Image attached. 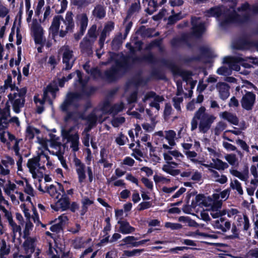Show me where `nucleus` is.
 Masks as SVG:
<instances>
[{"label":"nucleus","instance_id":"obj_1","mask_svg":"<svg viewBox=\"0 0 258 258\" xmlns=\"http://www.w3.org/2000/svg\"><path fill=\"white\" fill-rule=\"evenodd\" d=\"M5 86L11 90V92L8 95L9 103H11L15 113H20L25 106L26 88H19L15 84H13L12 77L10 76L5 80Z\"/></svg>","mask_w":258,"mask_h":258},{"label":"nucleus","instance_id":"obj_2","mask_svg":"<svg viewBox=\"0 0 258 258\" xmlns=\"http://www.w3.org/2000/svg\"><path fill=\"white\" fill-rule=\"evenodd\" d=\"M216 117L206 112V108L201 106L195 112L191 121V130H195L198 127V120L199 121V130L203 134L206 133L211 128L212 123L215 121Z\"/></svg>","mask_w":258,"mask_h":258},{"label":"nucleus","instance_id":"obj_3","mask_svg":"<svg viewBox=\"0 0 258 258\" xmlns=\"http://www.w3.org/2000/svg\"><path fill=\"white\" fill-rule=\"evenodd\" d=\"M224 2L231 3L232 7L230 9H226L224 7L212 8L206 12V16L207 17H215L218 19L220 26L225 27L231 22L222 25L221 22L226 20V18L229 19L230 17H233L234 15L232 14V12L230 13V11L233 9L234 12L236 13V15L239 14V12L237 13L234 10L233 6H235L238 0H223ZM237 17V15L235 16Z\"/></svg>","mask_w":258,"mask_h":258},{"label":"nucleus","instance_id":"obj_4","mask_svg":"<svg viewBox=\"0 0 258 258\" xmlns=\"http://www.w3.org/2000/svg\"><path fill=\"white\" fill-rule=\"evenodd\" d=\"M230 12V13L232 12V14L234 15V17L229 19L226 18V20L221 22L222 25H225L229 22L241 23L248 20L252 14L258 13V4H256L251 8L247 3H245L238 8L239 14L236 15L237 17H235L236 13L233 9Z\"/></svg>","mask_w":258,"mask_h":258},{"label":"nucleus","instance_id":"obj_5","mask_svg":"<svg viewBox=\"0 0 258 258\" xmlns=\"http://www.w3.org/2000/svg\"><path fill=\"white\" fill-rule=\"evenodd\" d=\"M74 162L79 182L82 183L85 182L86 178V171H87L89 182H92L93 180V173L91 167H87L86 168L85 165L77 158H74Z\"/></svg>","mask_w":258,"mask_h":258},{"label":"nucleus","instance_id":"obj_6","mask_svg":"<svg viewBox=\"0 0 258 258\" xmlns=\"http://www.w3.org/2000/svg\"><path fill=\"white\" fill-rule=\"evenodd\" d=\"M27 167L34 179H38L39 180H40V179L43 177L42 170L45 169V167L43 165L41 166L39 156L28 159Z\"/></svg>","mask_w":258,"mask_h":258},{"label":"nucleus","instance_id":"obj_7","mask_svg":"<svg viewBox=\"0 0 258 258\" xmlns=\"http://www.w3.org/2000/svg\"><path fill=\"white\" fill-rule=\"evenodd\" d=\"M80 93H68L63 102L60 106V109L63 111H67L71 108H76L79 106L78 101L82 97Z\"/></svg>","mask_w":258,"mask_h":258},{"label":"nucleus","instance_id":"obj_8","mask_svg":"<svg viewBox=\"0 0 258 258\" xmlns=\"http://www.w3.org/2000/svg\"><path fill=\"white\" fill-rule=\"evenodd\" d=\"M75 127L72 126L62 131V137L66 140L67 143H70V147L73 151L76 152L79 150V136L77 131H75Z\"/></svg>","mask_w":258,"mask_h":258},{"label":"nucleus","instance_id":"obj_9","mask_svg":"<svg viewBox=\"0 0 258 258\" xmlns=\"http://www.w3.org/2000/svg\"><path fill=\"white\" fill-rule=\"evenodd\" d=\"M245 60H246L242 57L241 55L234 57L227 56L224 58L223 62L228 64V67L230 68V71L233 70L238 71L240 70L239 63L245 68H249L251 67V65L245 62Z\"/></svg>","mask_w":258,"mask_h":258},{"label":"nucleus","instance_id":"obj_10","mask_svg":"<svg viewBox=\"0 0 258 258\" xmlns=\"http://www.w3.org/2000/svg\"><path fill=\"white\" fill-rule=\"evenodd\" d=\"M62 22L63 25L60 26L59 32V35L61 37H64L68 32L72 31L74 27L73 13L71 12L68 11L67 13Z\"/></svg>","mask_w":258,"mask_h":258},{"label":"nucleus","instance_id":"obj_11","mask_svg":"<svg viewBox=\"0 0 258 258\" xmlns=\"http://www.w3.org/2000/svg\"><path fill=\"white\" fill-rule=\"evenodd\" d=\"M62 52V62L65 65L64 69L66 70H70L74 63L75 58L73 55V51L70 49L69 46L64 45L60 48Z\"/></svg>","mask_w":258,"mask_h":258},{"label":"nucleus","instance_id":"obj_12","mask_svg":"<svg viewBox=\"0 0 258 258\" xmlns=\"http://www.w3.org/2000/svg\"><path fill=\"white\" fill-rule=\"evenodd\" d=\"M192 25V33L196 37L201 36L206 31L205 23L200 18L192 17L191 21Z\"/></svg>","mask_w":258,"mask_h":258},{"label":"nucleus","instance_id":"obj_13","mask_svg":"<svg viewBox=\"0 0 258 258\" xmlns=\"http://www.w3.org/2000/svg\"><path fill=\"white\" fill-rule=\"evenodd\" d=\"M155 99L156 101H163L164 100V97L162 96L157 95L156 93L153 91L148 92L143 94L142 98V102L139 104L138 110L143 112L144 111L145 105V103L148 100H153Z\"/></svg>","mask_w":258,"mask_h":258},{"label":"nucleus","instance_id":"obj_14","mask_svg":"<svg viewBox=\"0 0 258 258\" xmlns=\"http://www.w3.org/2000/svg\"><path fill=\"white\" fill-rule=\"evenodd\" d=\"M255 102V95L251 92L244 94L240 101L242 107L247 111L252 110Z\"/></svg>","mask_w":258,"mask_h":258},{"label":"nucleus","instance_id":"obj_15","mask_svg":"<svg viewBox=\"0 0 258 258\" xmlns=\"http://www.w3.org/2000/svg\"><path fill=\"white\" fill-rule=\"evenodd\" d=\"M211 223L215 229L223 232L229 231L231 227V222L223 217L212 221Z\"/></svg>","mask_w":258,"mask_h":258},{"label":"nucleus","instance_id":"obj_16","mask_svg":"<svg viewBox=\"0 0 258 258\" xmlns=\"http://www.w3.org/2000/svg\"><path fill=\"white\" fill-rule=\"evenodd\" d=\"M69 205L70 199L64 191L61 197L56 202L55 205H51V207L55 211H64L69 208Z\"/></svg>","mask_w":258,"mask_h":258},{"label":"nucleus","instance_id":"obj_17","mask_svg":"<svg viewBox=\"0 0 258 258\" xmlns=\"http://www.w3.org/2000/svg\"><path fill=\"white\" fill-rule=\"evenodd\" d=\"M114 27V23L111 21L108 22L104 25L99 40V43L101 47L103 46L106 38L109 35L110 33L113 30Z\"/></svg>","mask_w":258,"mask_h":258},{"label":"nucleus","instance_id":"obj_18","mask_svg":"<svg viewBox=\"0 0 258 258\" xmlns=\"http://www.w3.org/2000/svg\"><path fill=\"white\" fill-rule=\"evenodd\" d=\"M60 191L64 193V189L62 185L58 182L56 183V185L51 184L46 188V192L54 198L58 199L59 195H60Z\"/></svg>","mask_w":258,"mask_h":258},{"label":"nucleus","instance_id":"obj_19","mask_svg":"<svg viewBox=\"0 0 258 258\" xmlns=\"http://www.w3.org/2000/svg\"><path fill=\"white\" fill-rule=\"evenodd\" d=\"M165 138L167 140L169 145L164 144L163 148L170 150L176 145L175 140L177 139L176 133L173 130L165 131Z\"/></svg>","mask_w":258,"mask_h":258},{"label":"nucleus","instance_id":"obj_20","mask_svg":"<svg viewBox=\"0 0 258 258\" xmlns=\"http://www.w3.org/2000/svg\"><path fill=\"white\" fill-rule=\"evenodd\" d=\"M216 88L218 90L220 98L224 100L228 98L229 96V86L224 82H218L216 86Z\"/></svg>","mask_w":258,"mask_h":258},{"label":"nucleus","instance_id":"obj_21","mask_svg":"<svg viewBox=\"0 0 258 258\" xmlns=\"http://www.w3.org/2000/svg\"><path fill=\"white\" fill-rule=\"evenodd\" d=\"M32 31L36 43H41L43 40V30L41 26L37 22L33 23L31 27Z\"/></svg>","mask_w":258,"mask_h":258},{"label":"nucleus","instance_id":"obj_22","mask_svg":"<svg viewBox=\"0 0 258 258\" xmlns=\"http://www.w3.org/2000/svg\"><path fill=\"white\" fill-rule=\"evenodd\" d=\"M63 20V17L60 15L55 16L49 28L50 32L52 33L53 37L59 34V30L60 29V22Z\"/></svg>","mask_w":258,"mask_h":258},{"label":"nucleus","instance_id":"obj_23","mask_svg":"<svg viewBox=\"0 0 258 258\" xmlns=\"http://www.w3.org/2000/svg\"><path fill=\"white\" fill-rule=\"evenodd\" d=\"M94 42L89 40L88 37H85L80 44L81 51L86 55L91 54L93 52L92 46Z\"/></svg>","mask_w":258,"mask_h":258},{"label":"nucleus","instance_id":"obj_24","mask_svg":"<svg viewBox=\"0 0 258 258\" xmlns=\"http://www.w3.org/2000/svg\"><path fill=\"white\" fill-rule=\"evenodd\" d=\"M103 111L99 109H95L92 113L90 114L87 118L88 123L95 126L97 121L102 122L104 120L100 118L103 113Z\"/></svg>","mask_w":258,"mask_h":258},{"label":"nucleus","instance_id":"obj_25","mask_svg":"<svg viewBox=\"0 0 258 258\" xmlns=\"http://www.w3.org/2000/svg\"><path fill=\"white\" fill-rule=\"evenodd\" d=\"M222 206V202L221 201H214L211 207L210 211V215L212 217L216 219H219L222 216L224 215V211L221 212L219 209Z\"/></svg>","mask_w":258,"mask_h":258},{"label":"nucleus","instance_id":"obj_26","mask_svg":"<svg viewBox=\"0 0 258 258\" xmlns=\"http://www.w3.org/2000/svg\"><path fill=\"white\" fill-rule=\"evenodd\" d=\"M178 164L175 162L166 163L162 166V169L164 172L172 175L176 176L180 173V170L174 168L178 166Z\"/></svg>","mask_w":258,"mask_h":258},{"label":"nucleus","instance_id":"obj_27","mask_svg":"<svg viewBox=\"0 0 258 258\" xmlns=\"http://www.w3.org/2000/svg\"><path fill=\"white\" fill-rule=\"evenodd\" d=\"M234 223L238 227H242L244 231H247L250 226L249 219L244 214H240L237 217Z\"/></svg>","mask_w":258,"mask_h":258},{"label":"nucleus","instance_id":"obj_28","mask_svg":"<svg viewBox=\"0 0 258 258\" xmlns=\"http://www.w3.org/2000/svg\"><path fill=\"white\" fill-rule=\"evenodd\" d=\"M25 239L23 243V246L27 253H32L35 249V242L36 241L35 237H31L30 236H23Z\"/></svg>","mask_w":258,"mask_h":258},{"label":"nucleus","instance_id":"obj_29","mask_svg":"<svg viewBox=\"0 0 258 258\" xmlns=\"http://www.w3.org/2000/svg\"><path fill=\"white\" fill-rule=\"evenodd\" d=\"M92 15L96 19L100 20L105 17L106 15L105 8L103 5H97L92 11Z\"/></svg>","mask_w":258,"mask_h":258},{"label":"nucleus","instance_id":"obj_30","mask_svg":"<svg viewBox=\"0 0 258 258\" xmlns=\"http://www.w3.org/2000/svg\"><path fill=\"white\" fill-rule=\"evenodd\" d=\"M220 117L234 125L238 124L239 122V119L235 114L228 111L220 113Z\"/></svg>","mask_w":258,"mask_h":258},{"label":"nucleus","instance_id":"obj_31","mask_svg":"<svg viewBox=\"0 0 258 258\" xmlns=\"http://www.w3.org/2000/svg\"><path fill=\"white\" fill-rule=\"evenodd\" d=\"M118 224L120 225L119 231L123 234L131 233L135 231V228L126 221H119Z\"/></svg>","mask_w":258,"mask_h":258},{"label":"nucleus","instance_id":"obj_32","mask_svg":"<svg viewBox=\"0 0 258 258\" xmlns=\"http://www.w3.org/2000/svg\"><path fill=\"white\" fill-rule=\"evenodd\" d=\"M108 153V150L105 148H102L100 152V159L98 163L102 164L104 168L111 167L112 165V164L109 163L107 160Z\"/></svg>","mask_w":258,"mask_h":258},{"label":"nucleus","instance_id":"obj_33","mask_svg":"<svg viewBox=\"0 0 258 258\" xmlns=\"http://www.w3.org/2000/svg\"><path fill=\"white\" fill-rule=\"evenodd\" d=\"M209 171L211 173V178L214 181L221 184H224L227 182L228 179L225 175H220L217 171L212 169H209Z\"/></svg>","mask_w":258,"mask_h":258},{"label":"nucleus","instance_id":"obj_34","mask_svg":"<svg viewBox=\"0 0 258 258\" xmlns=\"http://www.w3.org/2000/svg\"><path fill=\"white\" fill-rule=\"evenodd\" d=\"M4 167V169H7L10 172V169L15 165L14 160L10 156H6L2 160L0 163Z\"/></svg>","mask_w":258,"mask_h":258},{"label":"nucleus","instance_id":"obj_35","mask_svg":"<svg viewBox=\"0 0 258 258\" xmlns=\"http://www.w3.org/2000/svg\"><path fill=\"white\" fill-rule=\"evenodd\" d=\"M229 172L232 175L238 178L242 181H246L248 178V169L243 172H241L237 170L231 169L229 170Z\"/></svg>","mask_w":258,"mask_h":258},{"label":"nucleus","instance_id":"obj_36","mask_svg":"<svg viewBox=\"0 0 258 258\" xmlns=\"http://www.w3.org/2000/svg\"><path fill=\"white\" fill-rule=\"evenodd\" d=\"M79 25H80V29L82 31H85L88 26V19L87 16L85 13L81 14L77 16Z\"/></svg>","mask_w":258,"mask_h":258},{"label":"nucleus","instance_id":"obj_37","mask_svg":"<svg viewBox=\"0 0 258 258\" xmlns=\"http://www.w3.org/2000/svg\"><path fill=\"white\" fill-rule=\"evenodd\" d=\"M141 9L140 2L139 0L133 3L127 11V18L130 17L132 15L137 13Z\"/></svg>","mask_w":258,"mask_h":258},{"label":"nucleus","instance_id":"obj_38","mask_svg":"<svg viewBox=\"0 0 258 258\" xmlns=\"http://www.w3.org/2000/svg\"><path fill=\"white\" fill-rule=\"evenodd\" d=\"M48 92H50L51 93L52 95L54 97V91H53L52 90V88L51 87H48L47 88V89L44 91L43 93V96L42 99H40L37 97H34V102L35 103L37 104L38 103H39L40 105H42L44 104V103L46 101L47 97V93Z\"/></svg>","mask_w":258,"mask_h":258},{"label":"nucleus","instance_id":"obj_39","mask_svg":"<svg viewBox=\"0 0 258 258\" xmlns=\"http://www.w3.org/2000/svg\"><path fill=\"white\" fill-rule=\"evenodd\" d=\"M119 66L117 67H112L110 70L106 71L105 76L109 81L114 80L117 77Z\"/></svg>","mask_w":258,"mask_h":258},{"label":"nucleus","instance_id":"obj_40","mask_svg":"<svg viewBox=\"0 0 258 258\" xmlns=\"http://www.w3.org/2000/svg\"><path fill=\"white\" fill-rule=\"evenodd\" d=\"M230 187L236 190L239 195H242L243 190L240 182L237 179L231 180L230 183Z\"/></svg>","mask_w":258,"mask_h":258},{"label":"nucleus","instance_id":"obj_41","mask_svg":"<svg viewBox=\"0 0 258 258\" xmlns=\"http://www.w3.org/2000/svg\"><path fill=\"white\" fill-rule=\"evenodd\" d=\"M212 161L215 162V169L218 170H224L229 167L226 162H223L218 158H212Z\"/></svg>","mask_w":258,"mask_h":258},{"label":"nucleus","instance_id":"obj_42","mask_svg":"<svg viewBox=\"0 0 258 258\" xmlns=\"http://www.w3.org/2000/svg\"><path fill=\"white\" fill-rule=\"evenodd\" d=\"M25 181L26 185L24 186V191L28 195V196L27 197L26 200L30 201V196L34 197L35 195V192L32 186L28 182L27 179H26Z\"/></svg>","mask_w":258,"mask_h":258},{"label":"nucleus","instance_id":"obj_43","mask_svg":"<svg viewBox=\"0 0 258 258\" xmlns=\"http://www.w3.org/2000/svg\"><path fill=\"white\" fill-rule=\"evenodd\" d=\"M250 173L254 179L250 181L251 184H258V163L256 165H252L250 168Z\"/></svg>","mask_w":258,"mask_h":258},{"label":"nucleus","instance_id":"obj_44","mask_svg":"<svg viewBox=\"0 0 258 258\" xmlns=\"http://www.w3.org/2000/svg\"><path fill=\"white\" fill-rule=\"evenodd\" d=\"M97 27L95 25H93L88 30L87 35L86 37H88L89 40L94 42L97 37L96 33Z\"/></svg>","mask_w":258,"mask_h":258},{"label":"nucleus","instance_id":"obj_45","mask_svg":"<svg viewBox=\"0 0 258 258\" xmlns=\"http://www.w3.org/2000/svg\"><path fill=\"white\" fill-rule=\"evenodd\" d=\"M230 195V190L226 189L221 191L220 194H216L213 195V197L215 200H218L221 198L220 200H217V201H221L222 203V201H225L227 200Z\"/></svg>","mask_w":258,"mask_h":258},{"label":"nucleus","instance_id":"obj_46","mask_svg":"<svg viewBox=\"0 0 258 258\" xmlns=\"http://www.w3.org/2000/svg\"><path fill=\"white\" fill-rule=\"evenodd\" d=\"M0 126L3 127H6L8 123V117L10 115V110L6 109L4 113L0 114Z\"/></svg>","mask_w":258,"mask_h":258},{"label":"nucleus","instance_id":"obj_47","mask_svg":"<svg viewBox=\"0 0 258 258\" xmlns=\"http://www.w3.org/2000/svg\"><path fill=\"white\" fill-rule=\"evenodd\" d=\"M39 130L31 126H28L26 131V137L29 140L34 138L35 135L39 133Z\"/></svg>","mask_w":258,"mask_h":258},{"label":"nucleus","instance_id":"obj_48","mask_svg":"<svg viewBox=\"0 0 258 258\" xmlns=\"http://www.w3.org/2000/svg\"><path fill=\"white\" fill-rule=\"evenodd\" d=\"M94 203L93 200L89 199L88 197H84L82 200V215H84L87 210L88 207Z\"/></svg>","mask_w":258,"mask_h":258},{"label":"nucleus","instance_id":"obj_49","mask_svg":"<svg viewBox=\"0 0 258 258\" xmlns=\"http://www.w3.org/2000/svg\"><path fill=\"white\" fill-rule=\"evenodd\" d=\"M9 225L11 226L12 230V237L14 241L16 237L17 233H19L20 235L21 234V227L18 225L14 221H11Z\"/></svg>","mask_w":258,"mask_h":258},{"label":"nucleus","instance_id":"obj_50","mask_svg":"<svg viewBox=\"0 0 258 258\" xmlns=\"http://www.w3.org/2000/svg\"><path fill=\"white\" fill-rule=\"evenodd\" d=\"M227 127V124L223 121H219L216 125L214 129V133L215 135L219 136Z\"/></svg>","mask_w":258,"mask_h":258},{"label":"nucleus","instance_id":"obj_51","mask_svg":"<svg viewBox=\"0 0 258 258\" xmlns=\"http://www.w3.org/2000/svg\"><path fill=\"white\" fill-rule=\"evenodd\" d=\"M227 214V216L229 218H233L234 220L236 219V217L239 216L241 214L238 209L235 208H230L224 211V215Z\"/></svg>","mask_w":258,"mask_h":258},{"label":"nucleus","instance_id":"obj_52","mask_svg":"<svg viewBox=\"0 0 258 258\" xmlns=\"http://www.w3.org/2000/svg\"><path fill=\"white\" fill-rule=\"evenodd\" d=\"M225 159L231 165L237 166L238 165V158L234 154H229L225 155Z\"/></svg>","mask_w":258,"mask_h":258},{"label":"nucleus","instance_id":"obj_53","mask_svg":"<svg viewBox=\"0 0 258 258\" xmlns=\"http://www.w3.org/2000/svg\"><path fill=\"white\" fill-rule=\"evenodd\" d=\"M185 154L186 155L191 162L194 163L202 164V161L199 160L195 158L197 156V153L195 151H186L184 152Z\"/></svg>","mask_w":258,"mask_h":258},{"label":"nucleus","instance_id":"obj_54","mask_svg":"<svg viewBox=\"0 0 258 258\" xmlns=\"http://www.w3.org/2000/svg\"><path fill=\"white\" fill-rule=\"evenodd\" d=\"M159 3L155 0H150L148 3L149 7L147 9L146 11L150 14H152L157 11Z\"/></svg>","mask_w":258,"mask_h":258},{"label":"nucleus","instance_id":"obj_55","mask_svg":"<svg viewBox=\"0 0 258 258\" xmlns=\"http://www.w3.org/2000/svg\"><path fill=\"white\" fill-rule=\"evenodd\" d=\"M10 252V249L7 247V243L4 239L2 240V245L0 248V256L3 258L5 255L9 254Z\"/></svg>","mask_w":258,"mask_h":258},{"label":"nucleus","instance_id":"obj_56","mask_svg":"<svg viewBox=\"0 0 258 258\" xmlns=\"http://www.w3.org/2000/svg\"><path fill=\"white\" fill-rule=\"evenodd\" d=\"M125 38H124V36L121 33H118L113 39L112 44L113 47L118 48L122 44L123 40Z\"/></svg>","mask_w":258,"mask_h":258},{"label":"nucleus","instance_id":"obj_57","mask_svg":"<svg viewBox=\"0 0 258 258\" xmlns=\"http://www.w3.org/2000/svg\"><path fill=\"white\" fill-rule=\"evenodd\" d=\"M33 227V224L30 221H26L25 226V228L23 231V236H30V231L32 230Z\"/></svg>","mask_w":258,"mask_h":258},{"label":"nucleus","instance_id":"obj_58","mask_svg":"<svg viewBox=\"0 0 258 258\" xmlns=\"http://www.w3.org/2000/svg\"><path fill=\"white\" fill-rule=\"evenodd\" d=\"M12 107L11 103H9L8 100L6 103H4V101L2 100V97L0 96V114H3L6 109L10 110V107Z\"/></svg>","mask_w":258,"mask_h":258},{"label":"nucleus","instance_id":"obj_59","mask_svg":"<svg viewBox=\"0 0 258 258\" xmlns=\"http://www.w3.org/2000/svg\"><path fill=\"white\" fill-rule=\"evenodd\" d=\"M125 121V118L118 116L113 118L111 120V124L114 127H118Z\"/></svg>","mask_w":258,"mask_h":258},{"label":"nucleus","instance_id":"obj_60","mask_svg":"<svg viewBox=\"0 0 258 258\" xmlns=\"http://www.w3.org/2000/svg\"><path fill=\"white\" fill-rule=\"evenodd\" d=\"M238 227V226L234 223H233L231 228V232L232 234L229 236L230 238L234 239L238 238L239 229Z\"/></svg>","mask_w":258,"mask_h":258},{"label":"nucleus","instance_id":"obj_61","mask_svg":"<svg viewBox=\"0 0 258 258\" xmlns=\"http://www.w3.org/2000/svg\"><path fill=\"white\" fill-rule=\"evenodd\" d=\"M127 138L123 134L120 133L115 138V142L119 146H123L125 144L126 140Z\"/></svg>","mask_w":258,"mask_h":258},{"label":"nucleus","instance_id":"obj_62","mask_svg":"<svg viewBox=\"0 0 258 258\" xmlns=\"http://www.w3.org/2000/svg\"><path fill=\"white\" fill-rule=\"evenodd\" d=\"M183 18L180 13L174 14L170 16L168 18V23L170 24H173L176 23L177 21L180 20Z\"/></svg>","mask_w":258,"mask_h":258},{"label":"nucleus","instance_id":"obj_63","mask_svg":"<svg viewBox=\"0 0 258 258\" xmlns=\"http://www.w3.org/2000/svg\"><path fill=\"white\" fill-rule=\"evenodd\" d=\"M170 153L178 162H181L182 159L184 158L182 153L176 150L170 151Z\"/></svg>","mask_w":258,"mask_h":258},{"label":"nucleus","instance_id":"obj_64","mask_svg":"<svg viewBox=\"0 0 258 258\" xmlns=\"http://www.w3.org/2000/svg\"><path fill=\"white\" fill-rule=\"evenodd\" d=\"M143 251V249H134L133 250H124V254L126 256L131 257L137 255H139Z\"/></svg>","mask_w":258,"mask_h":258}]
</instances>
